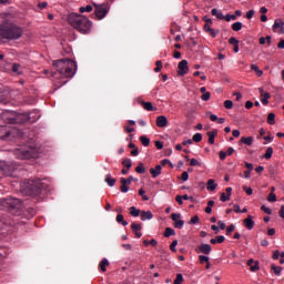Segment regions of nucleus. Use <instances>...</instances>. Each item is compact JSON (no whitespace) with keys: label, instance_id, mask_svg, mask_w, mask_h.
<instances>
[{"label":"nucleus","instance_id":"nucleus-1","mask_svg":"<svg viewBox=\"0 0 284 284\" xmlns=\"http://www.w3.org/2000/svg\"><path fill=\"white\" fill-rule=\"evenodd\" d=\"M0 210L9 212L12 216H21L23 214V202L12 196L2 197L0 199Z\"/></svg>","mask_w":284,"mask_h":284},{"label":"nucleus","instance_id":"nucleus-2","mask_svg":"<svg viewBox=\"0 0 284 284\" xmlns=\"http://www.w3.org/2000/svg\"><path fill=\"white\" fill-rule=\"evenodd\" d=\"M68 23L78 30L81 34H89L92 30V21L85 18V16H81L79 13H71L68 16Z\"/></svg>","mask_w":284,"mask_h":284},{"label":"nucleus","instance_id":"nucleus-3","mask_svg":"<svg viewBox=\"0 0 284 284\" xmlns=\"http://www.w3.org/2000/svg\"><path fill=\"white\" fill-rule=\"evenodd\" d=\"M45 187H48V184L43 183L41 179L26 180L20 185V192L26 196H39Z\"/></svg>","mask_w":284,"mask_h":284},{"label":"nucleus","instance_id":"nucleus-4","mask_svg":"<svg viewBox=\"0 0 284 284\" xmlns=\"http://www.w3.org/2000/svg\"><path fill=\"white\" fill-rule=\"evenodd\" d=\"M53 65L57 72L63 77V79H72L77 73V62L71 59H61L53 61Z\"/></svg>","mask_w":284,"mask_h":284},{"label":"nucleus","instance_id":"nucleus-5","mask_svg":"<svg viewBox=\"0 0 284 284\" xmlns=\"http://www.w3.org/2000/svg\"><path fill=\"white\" fill-rule=\"evenodd\" d=\"M23 37V29L14 23H3L0 28V41L9 39L10 41H17Z\"/></svg>","mask_w":284,"mask_h":284},{"label":"nucleus","instance_id":"nucleus-6","mask_svg":"<svg viewBox=\"0 0 284 284\" xmlns=\"http://www.w3.org/2000/svg\"><path fill=\"white\" fill-rule=\"evenodd\" d=\"M14 155L17 159L26 160V159H38L39 151L34 146L29 145H20L18 149L14 150Z\"/></svg>","mask_w":284,"mask_h":284},{"label":"nucleus","instance_id":"nucleus-7","mask_svg":"<svg viewBox=\"0 0 284 284\" xmlns=\"http://www.w3.org/2000/svg\"><path fill=\"white\" fill-rule=\"evenodd\" d=\"M23 139V132L19 131L17 128L9 125H0V140L1 141H12L16 138Z\"/></svg>","mask_w":284,"mask_h":284},{"label":"nucleus","instance_id":"nucleus-8","mask_svg":"<svg viewBox=\"0 0 284 284\" xmlns=\"http://www.w3.org/2000/svg\"><path fill=\"white\" fill-rule=\"evenodd\" d=\"M12 225H14V222L10 220V216L0 215V236H8Z\"/></svg>","mask_w":284,"mask_h":284},{"label":"nucleus","instance_id":"nucleus-9","mask_svg":"<svg viewBox=\"0 0 284 284\" xmlns=\"http://www.w3.org/2000/svg\"><path fill=\"white\" fill-rule=\"evenodd\" d=\"M95 8V17L98 20L105 19L108 12H110V4L102 3V4H94Z\"/></svg>","mask_w":284,"mask_h":284},{"label":"nucleus","instance_id":"nucleus-10","mask_svg":"<svg viewBox=\"0 0 284 284\" xmlns=\"http://www.w3.org/2000/svg\"><path fill=\"white\" fill-rule=\"evenodd\" d=\"M196 254H212V246L210 244H201L195 248Z\"/></svg>","mask_w":284,"mask_h":284},{"label":"nucleus","instance_id":"nucleus-11","mask_svg":"<svg viewBox=\"0 0 284 284\" xmlns=\"http://www.w3.org/2000/svg\"><path fill=\"white\" fill-rule=\"evenodd\" d=\"M178 68L180 77H185V74H187L190 70V68L187 67V60H182L181 62H179Z\"/></svg>","mask_w":284,"mask_h":284},{"label":"nucleus","instance_id":"nucleus-12","mask_svg":"<svg viewBox=\"0 0 284 284\" xmlns=\"http://www.w3.org/2000/svg\"><path fill=\"white\" fill-rule=\"evenodd\" d=\"M161 170H163V166L161 164H158L155 168H151L150 173L152 175V179L161 176Z\"/></svg>","mask_w":284,"mask_h":284},{"label":"nucleus","instance_id":"nucleus-13","mask_svg":"<svg viewBox=\"0 0 284 284\" xmlns=\"http://www.w3.org/2000/svg\"><path fill=\"white\" fill-rule=\"evenodd\" d=\"M158 128H168V118L165 115H159L156 118Z\"/></svg>","mask_w":284,"mask_h":284},{"label":"nucleus","instance_id":"nucleus-14","mask_svg":"<svg viewBox=\"0 0 284 284\" xmlns=\"http://www.w3.org/2000/svg\"><path fill=\"white\" fill-rule=\"evenodd\" d=\"M243 225L246 227V230H254V222L252 221V215H247V217L244 219Z\"/></svg>","mask_w":284,"mask_h":284},{"label":"nucleus","instance_id":"nucleus-15","mask_svg":"<svg viewBox=\"0 0 284 284\" xmlns=\"http://www.w3.org/2000/svg\"><path fill=\"white\" fill-rule=\"evenodd\" d=\"M206 134L209 136V144L214 145V139H216V135L219 134V130L214 129L213 131H209Z\"/></svg>","mask_w":284,"mask_h":284},{"label":"nucleus","instance_id":"nucleus-16","mask_svg":"<svg viewBox=\"0 0 284 284\" xmlns=\"http://www.w3.org/2000/svg\"><path fill=\"white\" fill-rule=\"evenodd\" d=\"M152 219H154L152 211H142L141 212V221H152Z\"/></svg>","mask_w":284,"mask_h":284},{"label":"nucleus","instance_id":"nucleus-17","mask_svg":"<svg viewBox=\"0 0 284 284\" xmlns=\"http://www.w3.org/2000/svg\"><path fill=\"white\" fill-rule=\"evenodd\" d=\"M104 181L109 187H114V185H116V179H114L112 174H106Z\"/></svg>","mask_w":284,"mask_h":284},{"label":"nucleus","instance_id":"nucleus-18","mask_svg":"<svg viewBox=\"0 0 284 284\" xmlns=\"http://www.w3.org/2000/svg\"><path fill=\"white\" fill-rule=\"evenodd\" d=\"M141 105H142V108H144V110H146L148 112H154V110H156V108H154V105H152V102L141 101Z\"/></svg>","mask_w":284,"mask_h":284},{"label":"nucleus","instance_id":"nucleus-19","mask_svg":"<svg viewBox=\"0 0 284 284\" xmlns=\"http://www.w3.org/2000/svg\"><path fill=\"white\" fill-rule=\"evenodd\" d=\"M246 265H248V267H251V272H256L258 270V261H255L254 260H248Z\"/></svg>","mask_w":284,"mask_h":284},{"label":"nucleus","instance_id":"nucleus-20","mask_svg":"<svg viewBox=\"0 0 284 284\" xmlns=\"http://www.w3.org/2000/svg\"><path fill=\"white\" fill-rule=\"evenodd\" d=\"M217 184L214 182V179H210L206 183V190L209 192H214V190H216Z\"/></svg>","mask_w":284,"mask_h":284},{"label":"nucleus","instance_id":"nucleus-21","mask_svg":"<svg viewBox=\"0 0 284 284\" xmlns=\"http://www.w3.org/2000/svg\"><path fill=\"white\" fill-rule=\"evenodd\" d=\"M108 265H110V262L108 261V258H102V261L99 264V267L101 270V272H108Z\"/></svg>","mask_w":284,"mask_h":284},{"label":"nucleus","instance_id":"nucleus-22","mask_svg":"<svg viewBox=\"0 0 284 284\" xmlns=\"http://www.w3.org/2000/svg\"><path fill=\"white\" fill-rule=\"evenodd\" d=\"M240 143H244V145H252V143H254V138L252 136H242L240 140Z\"/></svg>","mask_w":284,"mask_h":284},{"label":"nucleus","instance_id":"nucleus-23","mask_svg":"<svg viewBox=\"0 0 284 284\" xmlns=\"http://www.w3.org/2000/svg\"><path fill=\"white\" fill-rule=\"evenodd\" d=\"M278 28H284V22L282 19H276L274 21V24H273V31L276 32V30H278Z\"/></svg>","mask_w":284,"mask_h":284},{"label":"nucleus","instance_id":"nucleus-24","mask_svg":"<svg viewBox=\"0 0 284 284\" xmlns=\"http://www.w3.org/2000/svg\"><path fill=\"white\" fill-rule=\"evenodd\" d=\"M3 119H7V123H10L11 125H14V123H19V118L10 116L8 118V114H3Z\"/></svg>","mask_w":284,"mask_h":284},{"label":"nucleus","instance_id":"nucleus-25","mask_svg":"<svg viewBox=\"0 0 284 284\" xmlns=\"http://www.w3.org/2000/svg\"><path fill=\"white\" fill-rule=\"evenodd\" d=\"M176 234V231L172 227H166L164 231L165 239H170V236H174Z\"/></svg>","mask_w":284,"mask_h":284},{"label":"nucleus","instance_id":"nucleus-26","mask_svg":"<svg viewBox=\"0 0 284 284\" xmlns=\"http://www.w3.org/2000/svg\"><path fill=\"white\" fill-rule=\"evenodd\" d=\"M204 31L209 32V34H211L214 38H216V31H214L213 28L210 27V24H204Z\"/></svg>","mask_w":284,"mask_h":284},{"label":"nucleus","instance_id":"nucleus-27","mask_svg":"<svg viewBox=\"0 0 284 284\" xmlns=\"http://www.w3.org/2000/svg\"><path fill=\"white\" fill-rule=\"evenodd\" d=\"M262 99H261V101H262V103H263V105H267V103H270V92H265V93H262Z\"/></svg>","mask_w":284,"mask_h":284},{"label":"nucleus","instance_id":"nucleus-28","mask_svg":"<svg viewBox=\"0 0 284 284\" xmlns=\"http://www.w3.org/2000/svg\"><path fill=\"white\" fill-rule=\"evenodd\" d=\"M116 223H121V225H123V227L128 226V221L124 220L123 214L116 215Z\"/></svg>","mask_w":284,"mask_h":284},{"label":"nucleus","instance_id":"nucleus-29","mask_svg":"<svg viewBox=\"0 0 284 284\" xmlns=\"http://www.w3.org/2000/svg\"><path fill=\"white\" fill-rule=\"evenodd\" d=\"M276 114L274 113H268L267 115V123L268 125H274L276 123Z\"/></svg>","mask_w":284,"mask_h":284},{"label":"nucleus","instance_id":"nucleus-30","mask_svg":"<svg viewBox=\"0 0 284 284\" xmlns=\"http://www.w3.org/2000/svg\"><path fill=\"white\" fill-rule=\"evenodd\" d=\"M232 30H234V32H241V30H243V23L242 22H234L232 24Z\"/></svg>","mask_w":284,"mask_h":284},{"label":"nucleus","instance_id":"nucleus-31","mask_svg":"<svg viewBox=\"0 0 284 284\" xmlns=\"http://www.w3.org/2000/svg\"><path fill=\"white\" fill-rule=\"evenodd\" d=\"M129 210H130L131 216L136 217L141 214V210L136 209V206H131Z\"/></svg>","mask_w":284,"mask_h":284},{"label":"nucleus","instance_id":"nucleus-32","mask_svg":"<svg viewBox=\"0 0 284 284\" xmlns=\"http://www.w3.org/2000/svg\"><path fill=\"white\" fill-rule=\"evenodd\" d=\"M134 181V176L130 175L128 179L121 178L120 183H126V185H132V182Z\"/></svg>","mask_w":284,"mask_h":284},{"label":"nucleus","instance_id":"nucleus-33","mask_svg":"<svg viewBox=\"0 0 284 284\" xmlns=\"http://www.w3.org/2000/svg\"><path fill=\"white\" fill-rule=\"evenodd\" d=\"M251 70H253L254 72H256L257 77H263V70H261L258 68V65L256 64H251Z\"/></svg>","mask_w":284,"mask_h":284},{"label":"nucleus","instance_id":"nucleus-34","mask_svg":"<svg viewBox=\"0 0 284 284\" xmlns=\"http://www.w3.org/2000/svg\"><path fill=\"white\" fill-rule=\"evenodd\" d=\"M272 154H274V149H272V146H268V148L266 149L265 154H264V159H266V160L272 159Z\"/></svg>","mask_w":284,"mask_h":284},{"label":"nucleus","instance_id":"nucleus-35","mask_svg":"<svg viewBox=\"0 0 284 284\" xmlns=\"http://www.w3.org/2000/svg\"><path fill=\"white\" fill-rule=\"evenodd\" d=\"M271 268H272V271L274 272V274L276 276H281V273L283 272V267L276 266V265H272Z\"/></svg>","mask_w":284,"mask_h":284},{"label":"nucleus","instance_id":"nucleus-36","mask_svg":"<svg viewBox=\"0 0 284 284\" xmlns=\"http://www.w3.org/2000/svg\"><path fill=\"white\" fill-rule=\"evenodd\" d=\"M192 141H193L194 143H201V142L203 141V134H201V133H195V134L193 135Z\"/></svg>","mask_w":284,"mask_h":284},{"label":"nucleus","instance_id":"nucleus-37","mask_svg":"<svg viewBox=\"0 0 284 284\" xmlns=\"http://www.w3.org/2000/svg\"><path fill=\"white\" fill-rule=\"evenodd\" d=\"M184 225H185V221L183 220H178L176 222H174V227L176 230H182Z\"/></svg>","mask_w":284,"mask_h":284},{"label":"nucleus","instance_id":"nucleus-38","mask_svg":"<svg viewBox=\"0 0 284 284\" xmlns=\"http://www.w3.org/2000/svg\"><path fill=\"white\" fill-rule=\"evenodd\" d=\"M140 141L144 148H148L150 145V140L145 135L140 136Z\"/></svg>","mask_w":284,"mask_h":284},{"label":"nucleus","instance_id":"nucleus-39","mask_svg":"<svg viewBox=\"0 0 284 284\" xmlns=\"http://www.w3.org/2000/svg\"><path fill=\"white\" fill-rule=\"evenodd\" d=\"M142 229L143 227L141 226V224H138V223H134V222L131 224L132 232H141Z\"/></svg>","mask_w":284,"mask_h":284},{"label":"nucleus","instance_id":"nucleus-40","mask_svg":"<svg viewBox=\"0 0 284 284\" xmlns=\"http://www.w3.org/2000/svg\"><path fill=\"white\" fill-rule=\"evenodd\" d=\"M135 172L138 174H145V168L143 166V163H140L136 168H135Z\"/></svg>","mask_w":284,"mask_h":284},{"label":"nucleus","instance_id":"nucleus-41","mask_svg":"<svg viewBox=\"0 0 284 284\" xmlns=\"http://www.w3.org/2000/svg\"><path fill=\"white\" fill-rule=\"evenodd\" d=\"M122 165H123L124 168H126V170H130V168H132V160H130V159L123 160V161H122Z\"/></svg>","mask_w":284,"mask_h":284},{"label":"nucleus","instance_id":"nucleus-42","mask_svg":"<svg viewBox=\"0 0 284 284\" xmlns=\"http://www.w3.org/2000/svg\"><path fill=\"white\" fill-rule=\"evenodd\" d=\"M79 12H92V6L88 4L87 7H80Z\"/></svg>","mask_w":284,"mask_h":284},{"label":"nucleus","instance_id":"nucleus-43","mask_svg":"<svg viewBox=\"0 0 284 284\" xmlns=\"http://www.w3.org/2000/svg\"><path fill=\"white\" fill-rule=\"evenodd\" d=\"M199 261H200L201 265H203V264L210 262V257L206 255H200Z\"/></svg>","mask_w":284,"mask_h":284},{"label":"nucleus","instance_id":"nucleus-44","mask_svg":"<svg viewBox=\"0 0 284 284\" xmlns=\"http://www.w3.org/2000/svg\"><path fill=\"white\" fill-rule=\"evenodd\" d=\"M128 185H130V184L121 183L120 192H123V194L130 192V189L128 187Z\"/></svg>","mask_w":284,"mask_h":284},{"label":"nucleus","instance_id":"nucleus-45","mask_svg":"<svg viewBox=\"0 0 284 284\" xmlns=\"http://www.w3.org/2000/svg\"><path fill=\"white\" fill-rule=\"evenodd\" d=\"M139 195L142 196V201H150V197L148 195H145V190L140 189Z\"/></svg>","mask_w":284,"mask_h":284},{"label":"nucleus","instance_id":"nucleus-46","mask_svg":"<svg viewBox=\"0 0 284 284\" xmlns=\"http://www.w3.org/2000/svg\"><path fill=\"white\" fill-rule=\"evenodd\" d=\"M174 284H183V274H181V273L176 274Z\"/></svg>","mask_w":284,"mask_h":284},{"label":"nucleus","instance_id":"nucleus-47","mask_svg":"<svg viewBox=\"0 0 284 284\" xmlns=\"http://www.w3.org/2000/svg\"><path fill=\"white\" fill-rule=\"evenodd\" d=\"M224 108H226V110H232V108H234V103L231 100H225Z\"/></svg>","mask_w":284,"mask_h":284},{"label":"nucleus","instance_id":"nucleus-48","mask_svg":"<svg viewBox=\"0 0 284 284\" xmlns=\"http://www.w3.org/2000/svg\"><path fill=\"white\" fill-rule=\"evenodd\" d=\"M160 165L161 166L162 165L163 166L169 165L171 169L174 168V164H172V162L170 160H168V159L162 160Z\"/></svg>","mask_w":284,"mask_h":284},{"label":"nucleus","instance_id":"nucleus-49","mask_svg":"<svg viewBox=\"0 0 284 284\" xmlns=\"http://www.w3.org/2000/svg\"><path fill=\"white\" fill-rule=\"evenodd\" d=\"M206 116L213 122L219 121V116L216 114H212V112H206Z\"/></svg>","mask_w":284,"mask_h":284},{"label":"nucleus","instance_id":"nucleus-50","mask_svg":"<svg viewBox=\"0 0 284 284\" xmlns=\"http://www.w3.org/2000/svg\"><path fill=\"white\" fill-rule=\"evenodd\" d=\"M176 245H179V241L178 240H173L171 245H170L171 252H176Z\"/></svg>","mask_w":284,"mask_h":284},{"label":"nucleus","instance_id":"nucleus-51","mask_svg":"<svg viewBox=\"0 0 284 284\" xmlns=\"http://www.w3.org/2000/svg\"><path fill=\"white\" fill-rule=\"evenodd\" d=\"M242 190L246 192L247 196H252V194H254V190H252V187H247L244 185Z\"/></svg>","mask_w":284,"mask_h":284},{"label":"nucleus","instance_id":"nucleus-52","mask_svg":"<svg viewBox=\"0 0 284 284\" xmlns=\"http://www.w3.org/2000/svg\"><path fill=\"white\" fill-rule=\"evenodd\" d=\"M267 201L270 203H276V194L270 193L268 196H267Z\"/></svg>","mask_w":284,"mask_h":284},{"label":"nucleus","instance_id":"nucleus-53","mask_svg":"<svg viewBox=\"0 0 284 284\" xmlns=\"http://www.w3.org/2000/svg\"><path fill=\"white\" fill-rule=\"evenodd\" d=\"M220 201H222V203H226V201H230V195L225 193H221Z\"/></svg>","mask_w":284,"mask_h":284},{"label":"nucleus","instance_id":"nucleus-54","mask_svg":"<svg viewBox=\"0 0 284 284\" xmlns=\"http://www.w3.org/2000/svg\"><path fill=\"white\" fill-rule=\"evenodd\" d=\"M20 68H21V65L14 63L12 65V72H18V74H23V71H19Z\"/></svg>","mask_w":284,"mask_h":284},{"label":"nucleus","instance_id":"nucleus-55","mask_svg":"<svg viewBox=\"0 0 284 284\" xmlns=\"http://www.w3.org/2000/svg\"><path fill=\"white\" fill-rule=\"evenodd\" d=\"M8 256V250L0 246V258H6Z\"/></svg>","mask_w":284,"mask_h":284},{"label":"nucleus","instance_id":"nucleus-56","mask_svg":"<svg viewBox=\"0 0 284 284\" xmlns=\"http://www.w3.org/2000/svg\"><path fill=\"white\" fill-rule=\"evenodd\" d=\"M171 219H172V221H174V223H175L176 221H180V219H181V213H172V214H171Z\"/></svg>","mask_w":284,"mask_h":284},{"label":"nucleus","instance_id":"nucleus-57","mask_svg":"<svg viewBox=\"0 0 284 284\" xmlns=\"http://www.w3.org/2000/svg\"><path fill=\"white\" fill-rule=\"evenodd\" d=\"M190 165L192 168H196L197 165H201V162H199V160H196V159H191L190 160Z\"/></svg>","mask_w":284,"mask_h":284},{"label":"nucleus","instance_id":"nucleus-58","mask_svg":"<svg viewBox=\"0 0 284 284\" xmlns=\"http://www.w3.org/2000/svg\"><path fill=\"white\" fill-rule=\"evenodd\" d=\"M224 21H236V16L234 14H226Z\"/></svg>","mask_w":284,"mask_h":284},{"label":"nucleus","instance_id":"nucleus-59","mask_svg":"<svg viewBox=\"0 0 284 284\" xmlns=\"http://www.w3.org/2000/svg\"><path fill=\"white\" fill-rule=\"evenodd\" d=\"M199 221H200L199 215H195V216L191 217L189 223L191 225H196V223H199Z\"/></svg>","mask_w":284,"mask_h":284},{"label":"nucleus","instance_id":"nucleus-60","mask_svg":"<svg viewBox=\"0 0 284 284\" xmlns=\"http://www.w3.org/2000/svg\"><path fill=\"white\" fill-rule=\"evenodd\" d=\"M244 166L246 168V170L251 171L254 170V164L250 163V162H244Z\"/></svg>","mask_w":284,"mask_h":284},{"label":"nucleus","instance_id":"nucleus-61","mask_svg":"<svg viewBox=\"0 0 284 284\" xmlns=\"http://www.w3.org/2000/svg\"><path fill=\"white\" fill-rule=\"evenodd\" d=\"M235 229L234 224H231L230 226L226 227V236H230V233L233 232Z\"/></svg>","mask_w":284,"mask_h":284},{"label":"nucleus","instance_id":"nucleus-62","mask_svg":"<svg viewBox=\"0 0 284 284\" xmlns=\"http://www.w3.org/2000/svg\"><path fill=\"white\" fill-rule=\"evenodd\" d=\"M229 43L234 48V45L239 44V40L236 38H230Z\"/></svg>","mask_w":284,"mask_h":284},{"label":"nucleus","instance_id":"nucleus-63","mask_svg":"<svg viewBox=\"0 0 284 284\" xmlns=\"http://www.w3.org/2000/svg\"><path fill=\"white\" fill-rule=\"evenodd\" d=\"M182 181H187V179H190V173H187V171H184L181 175Z\"/></svg>","mask_w":284,"mask_h":284},{"label":"nucleus","instance_id":"nucleus-64","mask_svg":"<svg viewBox=\"0 0 284 284\" xmlns=\"http://www.w3.org/2000/svg\"><path fill=\"white\" fill-rule=\"evenodd\" d=\"M210 97H211L210 92H205V93L201 97V99H202V101H207V100L210 99Z\"/></svg>","mask_w":284,"mask_h":284}]
</instances>
